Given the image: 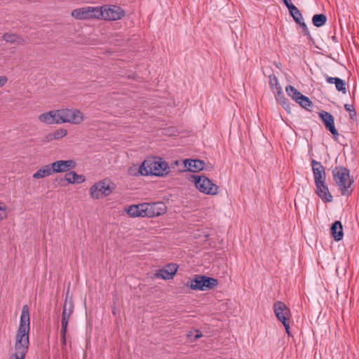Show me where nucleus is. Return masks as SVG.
<instances>
[{"label":"nucleus","instance_id":"nucleus-1","mask_svg":"<svg viewBox=\"0 0 359 359\" xmlns=\"http://www.w3.org/2000/svg\"><path fill=\"white\" fill-rule=\"evenodd\" d=\"M30 329V317L29 307L22 306L20 325L15 337L13 351L8 359H25L29 348V332Z\"/></svg>","mask_w":359,"mask_h":359},{"label":"nucleus","instance_id":"nucleus-2","mask_svg":"<svg viewBox=\"0 0 359 359\" xmlns=\"http://www.w3.org/2000/svg\"><path fill=\"white\" fill-rule=\"evenodd\" d=\"M145 176L162 177L170 172L168 163L162 158L158 156H149L143 162Z\"/></svg>","mask_w":359,"mask_h":359},{"label":"nucleus","instance_id":"nucleus-3","mask_svg":"<svg viewBox=\"0 0 359 359\" xmlns=\"http://www.w3.org/2000/svg\"><path fill=\"white\" fill-rule=\"evenodd\" d=\"M188 180L201 194L215 196L219 193V187L205 175H191Z\"/></svg>","mask_w":359,"mask_h":359},{"label":"nucleus","instance_id":"nucleus-4","mask_svg":"<svg viewBox=\"0 0 359 359\" xmlns=\"http://www.w3.org/2000/svg\"><path fill=\"white\" fill-rule=\"evenodd\" d=\"M334 180L339 187L343 195L351 192V185L353 180L350 177L348 170L344 167H337L332 170Z\"/></svg>","mask_w":359,"mask_h":359},{"label":"nucleus","instance_id":"nucleus-5","mask_svg":"<svg viewBox=\"0 0 359 359\" xmlns=\"http://www.w3.org/2000/svg\"><path fill=\"white\" fill-rule=\"evenodd\" d=\"M115 187V184L109 180L99 181L90 187L89 195L91 198L99 200L109 196Z\"/></svg>","mask_w":359,"mask_h":359},{"label":"nucleus","instance_id":"nucleus-6","mask_svg":"<svg viewBox=\"0 0 359 359\" xmlns=\"http://www.w3.org/2000/svg\"><path fill=\"white\" fill-rule=\"evenodd\" d=\"M125 11L120 6L113 4H105L100 6V20L116 21L125 16Z\"/></svg>","mask_w":359,"mask_h":359},{"label":"nucleus","instance_id":"nucleus-7","mask_svg":"<svg viewBox=\"0 0 359 359\" xmlns=\"http://www.w3.org/2000/svg\"><path fill=\"white\" fill-rule=\"evenodd\" d=\"M100 6H83L74 9L71 15L72 18L80 20H100Z\"/></svg>","mask_w":359,"mask_h":359},{"label":"nucleus","instance_id":"nucleus-8","mask_svg":"<svg viewBox=\"0 0 359 359\" xmlns=\"http://www.w3.org/2000/svg\"><path fill=\"white\" fill-rule=\"evenodd\" d=\"M273 312L278 320L284 325L286 332L290 335V319L291 318L290 309L282 302H276L273 304Z\"/></svg>","mask_w":359,"mask_h":359},{"label":"nucleus","instance_id":"nucleus-9","mask_svg":"<svg viewBox=\"0 0 359 359\" xmlns=\"http://www.w3.org/2000/svg\"><path fill=\"white\" fill-rule=\"evenodd\" d=\"M85 120V116L76 108H62V123L79 125Z\"/></svg>","mask_w":359,"mask_h":359},{"label":"nucleus","instance_id":"nucleus-10","mask_svg":"<svg viewBox=\"0 0 359 359\" xmlns=\"http://www.w3.org/2000/svg\"><path fill=\"white\" fill-rule=\"evenodd\" d=\"M218 284L217 279L203 276H196L189 282V287L193 290H208L215 287Z\"/></svg>","mask_w":359,"mask_h":359},{"label":"nucleus","instance_id":"nucleus-11","mask_svg":"<svg viewBox=\"0 0 359 359\" xmlns=\"http://www.w3.org/2000/svg\"><path fill=\"white\" fill-rule=\"evenodd\" d=\"M167 207L162 202L143 203V217L153 218L165 214Z\"/></svg>","mask_w":359,"mask_h":359},{"label":"nucleus","instance_id":"nucleus-12","mask_svg":"<svg viewBox=\"0 0 359 359\" xmlns=\"http://www.w3.org/2000/svg\"><path fill=\"white\" fill-rule=\"evenodd\" d=\"M38 119L46 125L62 124V108L43 112L39 115Z\"/></svg>","mask_w":359,"mask_h":359},{"label":"nucleus","instance_id":"nucleus-13","mask_svg":"<svg viewBox=\"0 0 359 359\" xmlns=\"http://www.w3.org/2000/svg\"><path fill=\"white\" fill-rule=\"evenodd\" d=\"M51 164L52 170L54 173L68 172L74 169L76 166L75 161L72 159L58 160Z\"/></svg>","mask_w":359,"mask_h":359},{"label":"nucleus","instance_id":"nucleus-14","mask_svg":"<svg viewBox=\"0 0 359 359\" xmlns=\"http://www.w3.org/2000/svg\"><path fill=\"white\" fill-rule=\"evenodd\" d=\"M74 312V304L71 299H68L67 298L65 299L62 314V320H61V326L63 330V332H67V326L69 320Z\"/></svg>","mask_w":359,"mask_h":359},{"label":"nucleus","instance_id":"nucleus-15","mask_svg":"<svg viewBox=\"0 0 359 359\" xmlns=\"http://www.w3.org/2000/svg\"><path fill=\"white\" fill-rule=\"evenodd\" d=\"M184 171L198 172L205 169V163L198 159H185L183 161Z\"/></svg>","mask_w":359,"mask_h":359},{"label":"nucleus","instance_id":"nucleus-16","mask_svg":"<svg viewBox=\"0 0 359 359\" xmlns=\"http://www.w3.org/2000/svg\"><path fill=\"white\" fill-rule=\"evenodd\" d=\"M178 266L175 264H169L163 268L158 270L156 276L163 280H169L173 278L177 271Z\"/></svg>","mask_w":359,"mask_h":359},{"label":"nucleus","instance_id":"nucleus-17","mask_svg":"<svg viewBox=\"0 0 359 359\" xmlns=\"http://www.w3.org/2000/svg\"><path fill=\"white\" fill-rule=\"evenodd\" d=\"M311 165L313 172L315 184L325 182L326 179V174L323 166L320 163L314 160L312 161Z\"/></svg>","mask_w":359,"mask_h":359},{"label":"nucleus","instance_id":"nucleus-18","mask_svg":"<svg viewBox=\"0 0 359 359\" xmlns=\"http://www.w3.org/2000/svg\"><path fill=\"white\" fill-rule=\"evenodd\" d=\"M316 193L321 200L325 203H330L332 201V196L330 194L325 182L316 184Z\"/></svg>","mask_w":359,"mask_h":359},{"label":"nucleus","instance_id":"nucleus-19","mask_svg":"<svg viewBox=\"0 0 359 359\" xmlns=\"http://www.w3.org/2000/svg\"><path fill=\"white\" fill-rule=\"evenodd\" d=\"M319 115L325 123L327 129H328L332 135H337L338 132L334 126V117L327 111H322L319 114Z\"/></svg>","mask_w":359,"mask_h":359},{"label":"nucleus","instance_id":"nucleus-20","mask_svg":"<svg viewBox=\"0 0 359 359\" xmlns=\"http://www.w3.org/2000/svg\"><path fill=\"white\" fill-rule=\"evenodd\" d=\"M65 180L69 184H79L86 182L85 175L70 170L65 175Z\"/></svg>","mask_w":359,"mask_h":359},{"label":"nucleus","instance_id":"nucleus-21","mask_svg":"<svg viewBox=\"0 0 359 359\" xmlns=\"http://www.w3.org/2000/svg\"><path fill=\"white\" fill-rule=\"evenodd\" d=\"M124 212L130 217H143V203L128 205Z\"/></svg>","mask_w":359,"mask_h":359},{"label":"nucleus","instance_id":"nucleus-22","mask_svg":"<svg viewBox=\"0 0 359 359\" xmlns=\"http://www.w3.org/2000/svg\"><path fill=\"white\" fill-rule=\"evenodd\" d=\"M270 85L272 88V90L275 93L277 94L276 99L283 106L285 105V99L281 95L282 90L281 87L280 86L278 79L276 76H270Z\"/></svg>","mask_w":359,"mask_h":359},{"label":"nucleus","instance_id":"nucleus-23","mask_svg":"<svg viewBox=\"0 0 359 359\" xmlns=\"http://www.w3.org/2000/svg\"><path fill=\"white\" fill-rule=\"evenodd\" d=\"M53 174L51 164H46L39 168L33 175L34 180H40L48 177Z\"/></svg>","mask_w":359,"mask_h":359},{"label":"nucleus","instance_id":"nucleus-24","mask_svg":"<svg viewBox=\"0 0 359 359\" xmlns=\"http://www.w3.org/2000/svg\"><path fill=\"white\" fill-rule=\"evenodd\" d=\"M68 131L64 128H60L56 129L52 133H48L46 136V142H51L53 140H60L67 135Z\"/></svg>","mask_w":359,"mask_h":359},{"label":"nucleus","instance_id":"nucleus-25","mask_svg":"<svg viewBox=\"0 0 359 359\" xmlns=\"http://www.w3.org/2000/svg\"><path fill=\"white\" fill-rule=\"evenodd\" d=\"M3 39L10 43L22 45L25 43V39L15 34L6 33L2 36Z\"/></svg>","mask_w":359,"mask_h":359},{"label":"nucleus","instance_id":"nucleus-26","mask_svg":"<svg viewBox=\"0 0 359 359\" xmlns=\"http://www.w3.org/2000/svg\"><path fill=\"white\" fill-rule=\"evenodd\" d=\"M127 172L129 175L133 177H146L142 163L140 165H131L130 166L128 167Z\"/></svg>","mask_w":359,"mask_h":359},{"label":"nucleus","instance_id":"nucleus-27","mask_svg":"<svg viewBox=\"0 0 359 359\" xmlns=\"http://www.w3.org/2000/svg\"><path fill=\"white\" fill-rule=\"evenodd\" d=\"M331 232L335 241L341 240L344 235L341 223L339 221L335 222L331 227Z\"/></svg>","mask_w":359,"mask_h":359},{"label":"nucleus","instance_id":"nucleus-28","mask_svg":"<svg viewBox=\"0 0 359 359\" xmlns=\"http://www.w3.org/2000/svg\"><path fill=\"white\" fill-rule=\"evenodd\" d=\"M289 12L296 22L302 25L304 28H306L305 23L303 22L302 13L295 6L290 8Z\"/></svg>","mask_w":359,"mask_h":359},{"label":"nucleus","instance_id":"nucleus-29","mask_svg":"<svg viewBox=\"0 0 359 359\" xmlns=\"http://www.w3.org/2000/svg\"><path fill=\"white\" fill-rule=\"evenodd\" d=\"M286 92L287 95L296 102H297L299 100V97L303 95L300 92H299L292 86L286 87Z\"/></svg>","mask_w":359,"mask_h":359},{"label":"nucleus","instance_id":"nucleus-30","mask_svg":"<svg viewBox=\"0 0 359 359\" xmlns=\"http://www.w3.org/2000/svg\"><path fill=\"white\" fill-rule=\"evenodd\" d=\"M326 20H327V18L323 14L314 15L312 18V22H313V25L318 27L325 25L326 22Z\"/></svg>","mask_w":359,"mask_h":359},{"label":"nucleus","instance_id":"nucleus-31","mask_svg":"<svg viewBox=\"0 0 359 359\" xmlns=\"http://www.w3.org/2000/svg\"><path fill=\"white\" fill-rule=\"evenodd\" d=\"M9 212L8 207L3 202L0 201V221L7 218Z\"/></svg>","mask_w":359,"mask_h":359},{"label":"nucleus","instance_id":"nucleus-32","mask_svg":"<svg viewBox=\"0 0 359 359\" xmlns=\"http://www.w3.org/2000/svg\"><path fill=\"white\" fill-rule=\"evenodd\" d=\"M297 102L304 108H307L311 105V102L304 95L300 97L299 100Z\"/></svg>","mask_w":359,"mask_h":359},{"label":"nucleus","instance_id":"nucleus-33","mask_svg":"<svg viewBox=\"0 0 359 359\" xmlns=\"http://www.w3.org/2000/svg\"><path fill=\"white\" fill-rule=\"evenodd\" d=\"M201 337H202V334L199 331L196 330V331L190 332L188 334L187 338L190 342H194V341H196L197 339H198L199 338H201Z\"/></svg>","mask_w":359,"mask_h":359},{"label":"nucleus","instance_id":"nucleus-34","mask_svg":"<svg viewBox=\"0 0 359 359\" xmlns=\"http://www.w3.org/2000/svg\"><path fill=\"white\" fill-rule=\"evenodd\" d=\"M335 86L339 91H341L344 93H346V83L342 79H338L335 80Z\"/></svg>","mask_w":359,"mask_h":359},{"label":"nucleus","instance_id":"nucleus-35","mask_svg":"<svg viewBox=\"0 0 359 359\" xmlns=\"http://www.w3.org/2000/svg\"><path fill=\"white\" fill-rule=\"evenodd\" d=\"M344 107L346 109V111H349L350 117L351 118H353V117L355 116V115H356V113L354 110L353 106L351 104H346L344 105Z\"/></svg>","mask_w":359,"mask_h":359},{"label":"nucleus","instance_id":"nucleus-36","mask_svg":"<svg viewBox=\"0 0 359 359\" xmlns=\"http://www.w3.org/2000/svg\"><path fill=\"white\" fill-rule=\"evenodd\" d=\"M8 81V79L5 76H0V88L4 86Z\"/></svg>","mask_w":359,"mask_h":359},{"label":"nucleus","instance_id":"nucleus-37","mask_svg":"<svg viewBox=\"0 0 359 359\" xmlns=\"http://www.w3.org/2000/svg\"><path fill=\"white\" fill-rule=\"evenodd\" d=\"M285 5L287 6V8H288V10L290 9V8L294 6V5H293L292 3H291V1L290 0H283Z\"/></svg>","mask_w":359,"mask_h":359},{"label":"nucleus","instance_id":"nucleus-38","mask_svg":"<svg viewBox=\"0 0 359 359\" xmlns=\"http://www.w3.org/2000/svg\"><path fill=\"white\" fill-rule=\"evenodd\" d=\"M62 342L63 345L66 344V332H63L62 328L61 329Z\"/></svg>","mask_w":359,"mask_h":359},{"label":"nucleus","instance_id":"nucleus-39","mask_svg":"<svg viewBox=\"0 0 359 359\" xmlns=\"http://www.w3.org/2000/svg\"><path fill=\"white\" fill-rule=\"evenodd\" d=\"M339 78L327 77V82L329 83H334L335 84V80H337Z\"/></svg>","mask_w":359,"mask_h":359}]
</instances>
